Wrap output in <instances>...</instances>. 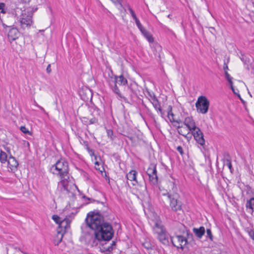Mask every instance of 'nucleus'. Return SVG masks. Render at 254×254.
Returning a JSON list of instances; mask_svg holds the SVG:
<instances>
[{
  "mask_svg": "<svg viewBox=\"0 0 254 254\" xmlns=\"http://www.w3.org/2000/svg\"><path fill=\"white\" fill-rule=\"evenodd\" d=\"M87 226L94 231V237L90 241L92 247L96 246L98 241H109L114 234L113 227L105 222L104 217L99 213L89 212L85 219Z\"/></svg>",
  "mask_w": 254,
  "mask_h": 254,
  "instance_id": "f257e3e1",
  "label": "nucleus"
},
{
  "mask_svg": "<svg viewBox=\"0 0 254 254\" xmlns=\"http://www.w3.org/2000/svg\"><path fill=\"white\" fill-rule=\"evenodd\" d=\"M53 174L59 176L61 180L58 183L57 189L69 197H73L77 187L69 180L68 163L63 159L58 160L51 168Z\"/></svg>",
  "mask_w": 254,
  "mask_h": 254,
  "instance_id": "f03ea898",
  "label": "nucleus"
},
{
  "mask_svg": "<svg viewBox=\"0 0 254 254\" xmlns=\"http://www.w3.org/2000/svg\"><path fill=\"white\" fill-rule=\"evenodd\" d=\"M195 106L198 113L205 114L209 109V101L205 96H200L197 99Z\"/></svg>",
  "mask_w": 254,
  "mask_h": 254,
  "instance_id": "7ed1b4c3",
  "label": "nucleus"
},
{
  "mask_svg": "<svg viewBox=\"0 0 254 254\" xmlns=\"http://www.w3.org/2000/svg\"><path fill=\"white\" fill-rule=\"evenodd\" d=\"M191 135H193L196 142L200 146H203L205 144V140L203 134L200 129L196 127L195 123L191 120Z\"/></svg>",
  "mask_w": 254,
  "mask_h": 254,
  "instance_id": "20e7f679",
  "label": "nucleus"
},
{
  "mask_svg": "<svg viewBox=\"0 0 254 254\" xmlns=\"http://www.w3.org/2000/svg\"><path fill=\"white\" fill-rule=\"evenodd\" d=\"M171 242L173 246L177 249L184 250L187 243V240L184 237L179 235L172 237Z\"/></svg>",
  "mask_w": 254,
  "mask_h": 254,
  "instance_id": "39448f33",
  "label": "nucleus"
},
{
  "mask_svg": "<svg viewBox=\"0 0 254 254\" xmlns=\"http://www.w3.org/2000/svg\"><path fill=\"white\" fill-rule=\"evenodd\" d=\"M189 120V119H186L185 122L182 124L181 126L178 127V132L186 137H188L187 135L190 131V122Z\"/></svg>",
  "mask_w": 254,
  "mask_h": 254,
  "instance_id": "423d86ee",
  "label": "nucleus"
},
{
  "mask_svg": "<svg viewBox=\"0 0 254 254\" xmlns=\"http://www.w3.org/2000/svg\"><path fill=\"white\" fill-rule=\"evenodd\" d=\"M21 26L23 28H28L30 27L32 23V16L30 14H27L26 13H22L20 18Z\"/></svg>",
  "mask_w": 254,
  "mask_h": 254,
  "instance_id": "0eeeda50",
  "label": "nucleus"
},
{
  "mask_svg": "<svg viewBox=\"0 0 254 254\" xmlns=\"http://www.w3.org/2000/svg\"><path fill=\"white\" fill-rule=\"evenodd\" d=\"M168 198L170 199V206L172 210L177 211L181 209V203L178 200L174 195L167 194Z\"/></svg>",
  "mask_w": 254,
  "mask_h": 254,
  "instance_id": "6e6552de",
  "label": "nucleus"
},
{
  "mask_svg": "<svg viewBox=\"0 0 254 254\" xmlns=\"http://www.w3.org/2000/svg\"><path fill=\"white\" fill-rule=\"evenodd\" d=\"M150 181L153 183H156L158 181V177L157 176V171L155 166L149 167L147 170Z\"/></svg>",
  "mask_w": 254,
  "mask_h": 254,
  "instance_id": "1a4fd4ad",
  "label": "nucleus"
},
{
  "mask_svg": "<svg viewBox=\"0 0 254 254\" xmlns=\"http://www.w3.org/2000/svg\"><path fill=\"white\" fill-rule=\"evenodd\" d=\"M153 230L154 233L156 234L157 235L166 231L161 221L160 220H157L155 222V225L153 227Z\"/></svg>",
  "mask_w": 254,
  "mask_h": 254,
  "instance_id": "9d476101",
  "label": "nucleus"
},
{
  "mask_svg": "<svg viewBox=\"0 0 254 254\" xmlns=\"http://www.w3.org/2000/svg\"><path fill=\"white\" fill-rule=\"evenodd\" d=\"M7 164L8 167L11 169V171L16 170L18 163L16 159L12 155H10L7 160Z\"/></svg>",
  "mask_w": 254,
  "mask_h": 254,
  "instance_id": "9b49d317",
  "label": "nucleus"
},
{
  "mask_svg": "<svg viewBox=\"0 0 254 254\" xmlns=\"http://www.w3.org/2000/svg\"><path fill=\"white\" fill-rule=\"evenodd\" d=\"M64 231V229H57V235L54 240V243L55 245H58L62 242Z\"/></svg>",
  "mask_w": 254,
  "mask_h": 254,
  "instance_id": "f8f14e48",
  "label": "nucleus"
},
{
  "mask_svg": "<svg viewBox=\"0 0 254 254\" xmlns=\"http://www.w3.org/2000/svg\"><path fill=\"white\" fill-rule=\"evenodd\" d=\"M19 32L17 29L12 28L10 29L8 33V38L9 40L14 41L18 38Z\"/></svg>",
  "mask_w": 254,
  "mask_h": 254,
  "instance_id": "ddd939ff",
  "label": "nucleus"
},
{
  "mask_svg": "<svg viewBox=\"0 0 254 254\" xmlns=\"http://www.w3.org/2000/svg\"><path fill=\"white\" fill-rule=\"evenodd\" d=\"M157 238L163 244L167 245L169 244V237L166 231L158 235Z\"/></svg>",
  "mask_w": 254,
  "mask_h": 254,
  "instance_id": "4468645a",
  "label": "nucleus"
},
{
  "mask_svg": "<svg viewBox=\"0 0 254 254\" xmlns=\"http://www.w3.org/2000/svg\"><path fill=\"white\" fill-rule=\"evenodd\" d=\"M52 218L56 223L59 224V227L58 229H63V228H64V229H65L66 226H64L63 224L64 222L66 224V221L61 220V218L57 215H53Z\"/></svg>",
  "mask_w": 254,
  "mask_h": 254,
  "instance_id": "2eb2a0df",
  "label": "nucleus"
},
{
  "mask_svg": "<svg viewBox=\"0 0 254 254\" xmlns=\"http://www.w3.org/2000/svg\"><path fill=\"white\" fill-rule=\"evenodd\" d=\"M193 232L198 238L201 239L205 233V228L203 226L199 228H193Z\"/></svg>",
  "mask_w": 254,
  "mask_h": 254,
  "instance_id": "dca6fc26",
  "label": "nucleus"
},
{
  "mask_svg": "<svg viewBox=\"0 0 254 254\" xmlns=\"http://www.w3.org/2000/svg\"><path fill=\"white\" fill-rule=\"evenodd\" d=\"M112 80L116 81V83H118L119 85H125L127 83V79L123 75L116 77L115 79H112Z\"/></svg>",
  "mask_w": 254,
  "mask_h": 254,
  "instance_id": "f3484780",
  "label": "nucleus"
},
{
  "mask_svg": "<svg viewBox=\"0 0 254 254\" xmlns=\"http://www.w3.org/2000/svg\"><path fill=\"white\" fill-rule=\"evenodd\" d=\"M136 174L137 172L135 170H131L127 174V178L128 180L130 181H136Z\"/></svg>",
  "mask_w": 254,
  "mask_h": 254,
  "instance_id": "a211bd4d",
  "label": "nucleus"
},
{
  "mask_svg": "<svg viewBox=\"0 0 254 254\" xmlns=\"http://www.w3.org/2000/svg\"><path fill=\"white\" fill-rule=\"evenodd\" d=\"M140 32L144 35V36L147 39L149 42L152 43L154 42V39L152 37V35L145 28L140 31Z\"/></svg>",
  "mask_w": 254,
  "mask_h": 254,
  "instance_id": "6ab92c4d",
  "label": "nucleus"
},
{
  "mask_svg": "<svg viewBox=\"0 0 254 254\" xmlns=\"http://www.w3.org/2000/svg\"><path fill=\"white\" fill-rule=\"evenodd\" d=\"M151 103L152 104L153 106L155 108L156 110H157L159 112L162 114V109L161 107L160 104L157 99V98L155 99H153V100L150 101Z\"/></svg>",
  "mask_w": 254,
  "mask_h": 254,
  "instance_id": "aec40b11",
  "label": "nucleus"
},
{
  "mask_svg": "<svg viewBox=\"0 0 254 254\" xmlns=\"http://www.w3.org/2000/svg\"><path fill=\"white\" fill-rule=\"evenodd\" d=\"M116 245V243L114 241H113L112 244H110L109 245H105L103 246V251L104 252H111L114 248Z\"/></svg>",
  "mask_w": 254,
  "mask_h": 254,
  "instance_id": "412c9836",
  "label": "nucleus"
},
{
  "mask_svg": "<svg viewBox=\"0 0 254 254\" xmlns=\"http://www.w3.org/2000/svg\"><path fill=\"white\" fill-rule=\"evenodd\" d=\"M246 206L247 209L250 210L251 212H253V209H254V197L251 198L247 201Z\"/></svg>",
  "mask_w": 254,
  "mask_h": 254,
  "instance_id": "4be33fe9",
  "label": "nucleus"
},
{
  "mask_svg": "<svg viewBox=\"0 0 254 254\" xmlns=\"http://www.w3.org/2000/svg\"><path fill=\"white\" fill-rule=\"evenodd\" d=\"M225 75L226 78L227 79V80H228V81L229 83V84L230 85L231 89L233 91V93L235 94H236L237 93L235 92V91L234 89V87L233 86L232 77H231L230 76L229 74L228 73L227 71H225Z\"/></svg>",
  "mask_w": 254,
  "mask_h": 254,
  "instance_id": "5701e85b",
  "label": "nucleus"
},
{
  "mask_svg": "<svg viewBox=\"0 0 254 254\" xmlns=\"http://www.w3.org/2000/svg\"><path fill=\"white\" fill-rule=\"evenodd\" d=\"M7 155L6 153L0 150V162L2 163H5L6 161L7 162Z\"/></svg>",
  "mask_w": 254,
  "mask_h": 254,
  "instance_id": "b1692460",
  "label": "nucleus"
},
{
  "mask_svg": "<svg viewBox=\"0 0 254 254\" xmlns=\"http://www.w3.org/2000/svg\"><path fill=\"white\" fill-rule=\"evenodd\" d=\"M109 84H110V86L113 87V91L117 94L119 95L120 94V90L119 89V88H118V87L117 86V83H116V81L111 80L110 81Z\"/></svg>",
  "mask_w": 254,
  "mask_h": 254,
  "instance_id": "393cba45",
  "label": "nucleus"
},
{
  "mask_svg": "<svg viewBox=\"0 0 254 254\" xmlns=\"http://www.w3.org/2000/svg\"><path fill=\"white\" fill-rule=\"evenodd\" d=\"M142 246L146 249H150L152 248V245L149 241H145L142 243Z\"/></svg>",
  "mask_w": 254,
  "mask_h": 254,
  "instance_id": "a878e982",
  "label": "nucleus"
},
{
  "mask_svg": "<svg viewBox=\"0 0 254 254\" xmlns=\"http://www.w3.org/2000/svg\"><path fill=\"white\" fill-rule=\"evenodd\" d=\"M128 10H129L132 18L135 20L137 19V17L136 16V14L133 9L130 7L129 5L128 6Z\"/></svg>",
  "mask_w": 254,
  "mask_h": 254,
  "instance_id": "bb28decb",
  "label": "nucleus"
},
{
  "mask_svg": "<svg viewBox=\"0 0 254 254\" xmlns=\"http://www.w3.org/2000/svg\"><path fill=\"white\" fill-rule=\"evenodd\" d=\"M107 135L109 137L111 138V140H114L115 138V136H114L113 131L111 129H107Z\"/></svg>",
  "mask_w": 254,
  "mask_h": 254,
  "instance_id": "cd10ccee",
  "label": "nucleus"
},
{
  "mask_svg": "<svg viewBox=\"0 0 254 254\" xmlns=\"http://www.w3.org/2000/svg\"><path fill=\"white\" fill-rule=\"evenodd\" d=\"M20 130L25 134H32L31 132L25 126H21L20 127Z\"/></svg>",
  "mask_w": 254,
  "mask_h": 254,
  "instance_id": "c85d7f7f",
  "label": "nucleus"
},
{
  "mask_svg": "<svg viewBox=\"0 0 254 254\" xmlns=\"http://www.w3.org/2000/svg\"><path fill=\"white\" fill-rule=\"evenodd\" d=\"M134 21L135 22V23H136L137 27L140 30V31H141L142 30L144 29V28L141 25V24L140 23V21H139V19L138 18L135 19Z\"/></svg>",
  "mask_w": 254,
  "mask_h": 254,
  "instance_id": "c756f323",
  "label": "nucleus"
},
{
  "mask_svg": "<svg viewBox=\"0 0 254 254\" xmlns=\"http://www.w3.org/2000/svg\"><path fill=\"white\" fill-rule=\"evenodd\" d=\"M206 234H207V237L209 238L211 241H212L213 237L212 234L211 233V231L210 229H207L206 230Z\"/></svg>",
  "mask_w": 254,
  "mask_h": 254,
  "instance_id": "7c9ffc66",
  "label": "nucleus"
},
{
  "mask_svg": "<svg viewBox=\"0 0 254 254\" xmlns=\"http://www.w3.org/2000/svg\"><path fill=\"white\" fill-rule=\"evenodd\" d=\"M147 93L149 96V99L150 101L156 98V97L153 92L147 91Z\"/></svg>",
  "mask_w": 254,
  "mask_h": 254,
  "instance_id": "2f4dec72",
  "label": "nucleus"
},
{
  "mask_svg": "<svg viewBox=\"0 0 254 254\" xmlns=\"http://www.w3.org/2000/svg\"><path fill=\"white\" fill-rule=\"evenodd\" d=\"M224 164H225V165H226V166H228V167L229 168V169L230 170H231V169L232 168V164H231V160L230 159H226L225 160Z\"/></svg>",
  "mask_w": 254,
  "mask_h": 254,
  "instance_id": "473e14b6",
  "label": "nucleus"
},
{
  "mask_svg": "<svg viewBox=\"0 0 254 254\" xmlns=\"http://www.w3.org/2000/svg\"><path fill=\"white\" fill-rule=\"evenodd\" d=\"M249 236L254 240V231L253 230L252 231H249Z\"/></svg>",
  "mask_w": 254,
  "mask_h": 254,
  "instance_id": "72a5a7b5",
  "label": "nucleus"
},
{
  "mask_svg": "<svg viewBox=\"0 0 254 254\" xmlns=\"http://www.w3.org/2000/svg\"><path fill=\"white\" fill-rule=\"evenodd\" d=\"M5 6V4L4 3H0V10H1V13H5V11H4V7Z\"/></svg>",
  "mask_w": 254,
  "mask_h": 254,
  "instance_id": "f704fd0d",
  "label": "nucleus"
},
{
  "mask_svg": "<svg viewBox=\"0 0 254 254\" xmlns=\"http://www.w3.org/2000/svg\"><path fill=\"white\" fill-rule=\"evenodd\" d=\"M97 122V120L95 118L90 119L89 121L90 124H93L96 123Z\"/></svg>",
  "mask_w": 254,
  "mask_h": 254,
  "instance_id": "c9c22d12",
  "label": "nucleus"
},
{
  "mask_svg": "<svg viewBox=\"0 0 254 254\" xmlns=\"http://www.w3.org/2000/svg\"><path fill=\"white\" fill-rule=\"evenodd\" d=\"M177 149L182 155L183 154V150L181 146H178Z\"/></svg>",
  "mask_w": 254,
  "mask_h": 254,
  "instance_id": "e433bc0d",
  "label": "nucleus"
},
{
  "mask_svg": "<svg viewBox=\"0 0 254 254\" xmlns=\"http://www.w3.org/2000/svg\"><path fill=\"white\" fill-rule=\"evenodd\" d=\"M46 71H47V73H50L51 72L52 69L51 68V64H48V65L46 68Z\"/></svg>",
  "mask_w": 254,
  "mask_h": 254,
  "instance_id": "4c0bfd02",
  "label": "nucleus"
},
{
  "mask_svg": "<svg viewBox=\"0 0 254 254\" xmlns=\"http://www.w3.org/2000/svg\"><path fill=\"white\" fill-rule=\"evenodd\" d=\"M20 1L23 3H29L31 0H20Z\"/></svg>",
  "mask_w": 254,
  "mask_h": 254,
  "instance_id": "58836bf2",
  "label": "nucleus"
},
{
  "mask_svg": "<svg viewBox=\"0 0 254 254\" xmlns=\"http://www.w3.org/2000/svg\"><path fill=\"white\" fill-rule=\"evenodd\" d=\"M24 145L27 146H29V143L27 141H24Z\"/></svg>",
  "mask_w": 254,
  "mask_h": 254,
  "instance_id": "ea45409f",
  "label": "nucleus"
},
{
  "mask_svg": "<svg viewBox=\"0 0 254 254\" xmlns=\"http://www.w3.org/2000/svg\"><path fill=\"white\" fill-rule=\"evenodd\" d=\"M253 230L251 229H250L249 228H247L245 229V231L249 234V231H252Z\"/></svg>",
  "mask_w": 254,
  "mask_h": 254,
  "instance_id": "a19ab883",
  "label": "nucleus"
},
{
  "mask_svg": "<svg viewBox=\"0 0 254 254\" xmlns=\"http://www.w3.org/2000/svg\"><path fill=\"white\" fill-rule=\"evenodd\" d=\"M224 69L225 71H227V70L228 69V67L226 64L224 66Z\"/></svg>",
  "mask_w": 254,
  "mask_h": 254,
  "instance_id": "79ce46f5",
  "label": "nucleus"
},
{
  "mask_svg": "<svg viewBox=\"0 0 254 254\" xmlns=\"http://www.w3.org/2000/svg\"><path fill=\"white\" fill-rule=\"evenodd\" d=\"M38 107L40 108V109L41 111H43V112H45V111L43 107H41V106H38Z\"/></svg>",
  "mask_w": 254,
  "mask_h": 254,
  "instance_id": "37998d69",
  "label": "nucleus"
},
{
  "mask_svg": "<svg viewBox=\"0 0 254 254\" xmlns=\"http://www.w3.org/2000/svg\"><path fill=\"white\" fill-rule=\"evenodd\" d=\"M170 115H171L172 117H173L174 115H173V114H172V113H171V114H170L169 113H168V117H169V118H170V121L172 122V119L170 118Z\"/></svg>",
  "mask_w": 254,
  "mask_h": 254,
  "instance_id": "c03bdc74",
  "label": "nucleus"
},
{
  "mask_svg": "<svg viewBox=\"0 0 254 254\" xmlns=\"http://www.w3.org/2000/svg\"><path fill=\"white\" fill-rule=\"evenodd\" d=\"M5 150L7 152L10 153V149L8 147L5 148Z\"/></svg>",
  "mask_w": 254,
  "mask_h": 254,
  "instance_id": "a18cd8bd",
  "label": "nucleus"
},
{
  "mask_svg": "<svg viewBox=\"0 0 254 254\" xmlns=\"http://www.w3.org/2000/svg\"><path fill=\"white\" fill-rule=\"evenodd\" d=\"M197 175V172H195L194 174V176H196Z\"/></svg>",
  "mask_w": 254,
  "mask_h": 254,
  "instance_id": "49530a36",
  "label": "nucleus"
},
{
  "mask_svg": "<svg viewBox=\"0 0 254 254\" xmlns=\"http://www.w3.org/2000/svg\"><path fill=\"white\" fill-rule=\"evenodd\" d=\"M95 164H96V165H99V164H98V163L97 162H96L95 163Z\"/></svg>",
  "mask_w": 254,
  "mask_h": 254,
  "instance_id": "de8ad7c7",
  "label": "nucleus"
},
{
  "mask_svg": "<svg viewBox=\"0 0 254 254\" xmlns=\"http://www.w3.org/2000/svg\"><path fill=\"white\" fill-rule=\"evenodd\" d=\"M91 152H92V154H94V152H93L92 150H91Z\"/></svg>",
  "mask_w": 254,
  "mask_h": 254,
  "instance_id": "09e8293b",
  "label": "nucleus"
},
{
  "mask_svg": "<svg viewBox=\"0 0 254 254\" xmlns=\"http://www.w3.org/2000/svg\"><path fill=\"white\" fill-rule=\"evenodd\" d=\"M238 96H239V97H240V94H238Z\"/></svg>",
  "mask_w": 254,
  "mask_h": 254,
  "instance_id": "8fccbe9b",
  "label": "nucleus"
},
{
  "mask_svg": "<svg viewBox=\"0 0 254 254\" xmlns=\"http://www.w3.org/2000/svg\"><path fill=\"white\" fill-rule=\"evenodd\" d=\"M24 254H27V253H24Z\"/></svg>",
  "mask_w": 254,
  "mask_h": 254,
  "instance_id": "3c124183",
  "label": "nucleus"
}]
</instances>
